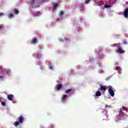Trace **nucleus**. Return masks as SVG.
Returning a JSON list of instances; mask_svg holds the SVG:
<instances>
[{
    "instance_id": "obj_1",
    "label": "nucleus",
    "mask_w": 128,
    "mask_h": 128,
    "mask_svg": "<svg viewBox=\"0 0 128 128\" xmlns=\"http://www.w3.org/2000/svg\"><path fill=\"white\" fill-rule=\"evenodd\" d=\"M18 122H16L14 124V126H18L20 124H22L24 122V116H20L18 118Z\"/></svg>"
},
{
    "instance_id": "obj_2",
    "label": "nucleus",
    "mask_w": 128,
    "mask_h": 128,
    "mask_svg": "<svg viewBox=\"0 0 128 128\" xmlns=\"http://www.w3.org/2000/svg\"><path fill=\"white\" fill-rule=\"evenodd\" d=\"M30 4H31L32 8H36L34 6H38V4H40V2L38 0H30Z\"/></svg>"
},
{
    "instance_id": "obj_3",
    "label": "nucleus",
    "mask_w": 128,
    "mask_h": 128,
    "mask_svg": "<svg viewBox=\"0 0 128 128\" xmlns=\"http://www.w3.org/2000/svg\"><path fill=\"white\" fill-rule=\"evenodd\" d=\"M124 50H122V48L119 47L118 49L116 50V52L118 54H124Z\"/></svg>"
},
{
    "instance_id": "obj_4",
    "label": "nucleus",
    "mask_w": 128,
    "mask_h": 128,
    "mask_svg": "<svg viewBox=\"0 0 128 128\" xmlns=\"http://www.w3.org/2000/svg\"><path fill=\"white\" fill-rule=\"evenodd\" d=\"M124 16L126 18H128V8H126L124 12Z\"/></svg>"
},
{
    "instance_id": "obj_5",
    "label": "nucleus",
    "mask_w": 128,
    "mask_h": 128,
    "mask_svg": "<svg viewBox=\"0 0 128 128\" xmlns=\"http://www.w3.org/2000/svg\"><path fill=\"white\" fill-rule=\"evenodd\" d=\"M62 87V84H57L55 87V88L57 90H60Z\"/></svg>"
},
{
    "instance_id": "obj_6",
    "label": "nucleus",
    "mask_w": 128,
    "mask_h": 128,
    "mask_svg": "<svg viewBox=\"0 0 128 128\" xmlns=\"http://www.w3.org/2000/svg\"><path fill=\"white\" fill-rule=\"evenodd\" d=\"M99 90H104V92H106V87L104 86H100Z\"/></svg>"
},
{
    "instance_id": "obj_7",
    "label": "nucleus",
    "mask_w": 128,
    "mask_h": 128,
    "mask_svg": "<svg viewBox=\"0 0 128 128\" xmlns=\"http://www.w3.org/2000/svg\"><path fill=\"white\" fill-rule=\"evenodd\" d=\"M36 42H38V40H36V38L34 37L32 39L31 44H36Z\"/></svg>"
},
{
    "instance_id": "obj_8",
    "label": "nucleus",
    "mask_w": 128,
    "mask_h": 128,
    "mask_svg": "<svg viewBox=\"0 0 128 128\" xmlns=\"http://www.w3.org/2000/svg\"><path fill=\"white\" fill-rule=\"evenodd\" d=\"M7 98H8V100H12L14 98V95H12V94H8L7 96Z\"/></svg>"
},
{
    "instance_id": "obj_9",
    "label": "nucleus",
    "mask_w": 128,
    "mask_h": 128,
    "mask_svg": "<svg viewBox=\"0 0 128 128\" xmlns=\"http://www.w3.org/2000/svg\"><path fill=\"white\" fill-rule=\"evenodd\" d=\"M34 16H40V12L39 11H37L34 13Z\"/></svg>"
},
{
    "instance_id": "obj_10",
    "label": "nucleus",
    "mask_w": 128,
    "mask_h": 128,
    "mask_svg": "<svg viewBox=\"0 0 128 128\" xmlns=\"http://www.w3.org/2000/svg\"><path fill=\"white\" fill-rule=\"evenodd\" d=\"M122 110H124V108H120V113H119L120 116H122V114H124V112H122Z\"/></svg>"
},
{
    "instance_id": "obj_11",
    "label": "nucleus",
    "mask_w": 128,
    "mask_h": 128,
    "mask_svg": "<svg viewBox=\"0 0 128 128\" xmlns=\"http://www.w3.org/2000/svg\"><path fill=\"white\" fill-rule=\"evenodd\" d=\"M116 70H118V72L119 74H122V68H120V67L116 66Z\"/></svg>"
},
{
    "instance_id": "obj_12",
    "label": "nucleus",
    "mask_w": 128,
    "mask_h": 128,
    "mask_svg": "<svg viewBox=\"0 0 128 128\" xmlns=\"http://www.w3.org/2000/svg\"><path fill=\"white\" fill-rule=\"evenodd\" d=\"M96 96H102V92H100V90L96 92Z\"/></svg>"
},
{
    "instance_id": "obj_13",
    "label": "nucleus",
    "mask_w": 128,
    "mask_h": 128,
    "mask_svg": "<svg viewBox=\"0 0 128 128\" xmlns=\"http://www.w3.org/2000/svg\"><path fill=\"white\" fill-rule=\"evenodd\" d=\"M66 98H68V95L63 94L61 99H62V100H66Z\"/></svg>"
},
{
    "instance_id": "obj_14",
    "label": "nucleus",
    "mask_w": 128,
    "mask_h": 128,
    "mask_svg": "<svg viewBox=\"0 0 128 128\" xmlns=\"http://www.w3.org/2000/svg\"><path fill=\"white\" fill-rule=\"evenodd\" d=\"M108 92L110 94V96H112V87L109 88Z\"/></svg>"
},
{
    "instance_id": "obj_15",
    "label": "nucleus",
    "mask_w": 128,
    "mask_h": 128,
    "mask_svg": "<svg viewBox=\"0 0 128 128\" xmlns=\"http://www.w3.org/2000/svg\"><path fill=\"white\" fill-rule=\"evenodd\" d=\"M14 14H18V12H20V11L18 10V9H14L13 10Z\"/></svg>"
},
{
    "instance_id": "obj_16",
    "label": "nucleus",
    "mask_w": 128,
    "mask_h": 128,
    "mask_svg": "<svg viewBox=\"0 0 128 128\" xmlns=\"http://www.w3.org/2000/svg\"><path fill=\"white\" fill-rule=\"evenodd\" d=\"M98 54L99 56H102V48H99Z\"/></svg>"
},
{
    "instance_id": "obj_17",
    "label": "nucleus",
    "mask_w": 128,
    "mask_h": 128,
    "mask_svg": "<svg viewBox=\"0 0 128 128\" xmlns=\"http://www.w3.org/2000/svg\"><path fill=\"white\" fill-rule=\"evenodd\" d=\"M72 90V89H68L65 90V94H70V92Z\"/></svg>"
},
{
    "instance_id": "obj_18",
    "label": "nucleus",
    "mask_w": 128,
    "mask_h": 128,
    "mask_svg": "<svg viewBox=\"0 0 128 128\" xmlns=\"http://www.w3.org/2000/svg\"><path fill=\"white\" fill-rule=\"evenodd\" d=\"M104 8H112V5L106 4L104 6Z\"/></svg>"
},
{
    "instance_id": "obj_19",
    "label": "nucleus",
    "mask_w": 128,
    "mask_h": 128,
    "mask_svg": "<svg viewBox=\"0 0 128 128\" xmlns=\"http://www.w3.org/2000/svg\"><path fill=\"white\" fill-rule=\"evenodd\" d=\"M8 18H14V15L12 14V13H10L9 14V16H8Z\"/></svg>"
},
{
    "instance_id": "obj_20",
    "label": "nucleus",
    "mask_w": 128,
    "mask_h": 128,
    "mask_svg": "<svg viewBox=\"0 0 128 128\" xmlns=\"http://www.w3.org/2000/svg\"><path fill=\"white\" fill-rule=\"evenodd\" d=\"M58 6V4L56 3L54 5H53V8L54 10H56V6Z\"/></svg>"
},
{
    "instance_id": "obj_21",
    "label": "nucleus",
    "mask_w": 128,
    "mask_h": 128,
    "mask_svg": "<svg viewBox=\"0 0 128 128\" xmlns=\"http://www.w3.org/2000/svg\"><path fill=\"white\" fill-rule=\"evenodd\" d=\"M90 0H86V4H90Z\"/></svg>"
},
{
    "instance_id": "obj_22",
    "label": "nucleus",
    "mask_w": 128,
    "mask_h": 128,
    "mask_svg": "<svg viewBox=\"0 0 128 128\" xmlns=\"http://www.w3.org/2000/svg\"><path fill=\"white\" fill-rule=\"evenodd\" d=\"M64 14V11L60 10V16H62Z\"/></svg>"
},
{
    "instance_id": "obj_23",
    "label": "nucleus",
    "mask_w": 128,
    "mask_h": 128,
    "mask_svg": "<svg viewBox=\"0 0 128 128\" xmlns=\"http://www.w3.org/2000/svg\"><path fill=\"white\" fill-rule=\"evenodd\" d=\"M2 106H6V103L4 102H2Z\"/></svg>"
},
{
    "instance_id": "obj_24",
    "label": "nucleus",
    "mask_w": 128,
    "mask_h": 128,
    "mask_svg": "<svg viewBox=\"0 0 128 128\" xmlns=\"http://www.w3.org/2000/svg\"><path fill=\"white\" fill-rule=\"evenodd\" d=\"M49 68L50 70H52V66L50 64L49 65Z\"/></svg>"
},
{
    "instance_id": "obj_25",
    "label": "nucleus",
    "mask_w": 128,
    "mask_h": 128,
    "mask_svg": "<svg viewBox=\"0 0 128 128\" xmlns=\"http://www.w3.org/2000/svg\"><path fill=\"white\" fill-rule=\"evenodd\" d=\"M123 44H128V42L126 40H124L123 42Z\"/></svg>"
},
{
    "instance_id": "obj_26",
    "label": "nucleus",
    "mask_w": 128,
    "mask_h": 128,
    "mask_svg": "<svg viewBox=\"0 0 128 128\" xmlns=\"http://www.w3.org/2000/svg\"><path fill=\"white\" fill-rule=\"evenodd\" d=\"M4 16V13L0 12V16Z\"/></svg>"
},
{
    "instance_id": "obj_27",
    "label": "nucleus",
    "mask_w": 128,
    "mask_h": 128,
    "mask_svg": "<svg viewBox=\"0 0 128 128\" xmlns=\"http://www.w3.org/2000/svg\"><path fill=\"white\" fill-rule=\"evenodd\" d=\"M114 96V90H112V96Z\"/></svg>"
},
{
    "instance_id": "obj_28",
    "label": "nucleus",
    "mask_w": 128,
    "mask_h": 128,
    "mask_svg": "<svg viewBox=\"0 0 128 128\" xmlns=\"http://www.w3.org/2000/svg\"><path fill=\"white\" fill-rule=\"evenodd\" d=\"M0 78H4V76H0Z\"/></svg>"
},
{
    "instance_id": "obj_29",
    "label": "nucleus",
    "mask_w": 128,
    "mask_h": 128,
    "mask_svg": "<svg viewBox=\"0 0 128 128\" xmlns=\"http://www.w3.org/2000/svg\"><path fill=\"white\" fill-rule=\"evenodd\" d=\"M126 4H128V2H126Z\"/></svg>"
},
{
    "instance_id": "obj_30",
    "label": "nucleus",
    "mask_w": 128,
    "mask_h": 128,
    "mask_svg": "<svg viewBox=\"0 0 128 128\" xmlns=\"http://www.w3.org/2000/svg\"><path fill=\"white\" fill-rule=\"evenodd\" d=\"M2 27L0 26V28H1Z\"/></svg>"
},
{
    "instance_id": "obj_31",
    "label": "nucleus",
    "mask_w": 128,
    "mask_h": 128,
    "mask_svg": "<svg viewBox=\"0 0 128 128\" xmlns=\"http://www.w3.org/2000/svg\"><path fill=\"white\" fill-rule=\"evenodd\" d=\"M0 102H1V101H0Z\"/></svg>"
}]
</instances>
